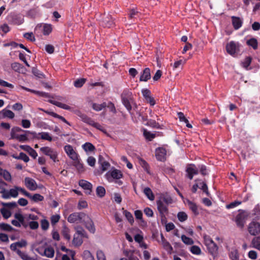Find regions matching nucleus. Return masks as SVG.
<instances>
[{
	"mask_svg": "<svg viewBox=\"0 0 260 260\" xmlns=\"http://www.w3.org/2000/svg\"><path fill=\"white\" fill-rule=\"evenodd\" d=\"M226 50L229 54L235 57L239 52L240 44L235 41H231L226 44Z\"/></svg>",
	"mask_w": 260,
	"mask_h": 260,
	"instance_id": "7ed1b4c3",
	"label": "nucleus"
},
{
	"mask_svg": "<svg viewBox=\"0 0 260 260\" xmlns=\"http://www.w3.org/2000/svg\"><path fill=\"white\" fill-rule=\"evenodd\" d=\"M209 252L212 254L215 253L218 250V246L217 245L213 242L212 244H209L207 246Z\"/></svg>",
	"mask_w": 260,
	"mask_h": 260,
	"instance_id": "49530a36",
	"label": "nucleus"
},
{
	"mask_svg": "<svg viewBox=\"0 0 260 260\" xmlns=\"http://www.w3.org/2000/svg\"><path fill=\"white\" fill-rule=\"evenodd\" d=\"M99 162V163H100L101 169L103 172H104L108 170V169L109 168L110 166V164L108 162L104 160H102V159H100Z\"/></svg>",
	"mask_w": 260,
	"mask_h": 260,
	"instance_id": "a19ab883",
	"label": "nucleus"
},
{
	"mask_svg": "<svg viewBox=\"0 0 260 260\" xmlns=\"http://www.w3.org/2000/svg\"><path fill=\"white\" fill-rule=\"evenodd\" d=\"M31 247L42 256L52 258L54 255L53 248L48 246L46 242H36L32 244Z\"/></svg>",
	"mask_w": 260,
	"mask_h": 260,
	"instance_id": "f257e3e1",
	"label": "nucleus"
},
{
	"mask_svg": "<svg viewBox=\"0 0 260 260\" xmlns=\"http://www.w3.org/2000/svg\"><path fill=\"white\" fill-rule=\"evenodd\" d=\"M27 244V241L24 239H21L20 241L12 243L10 245V248L12 250L17 252V250H19L17 249V247H26Z\"/></svg>",
	"mask_w": 260,
	"mask_h": 260,
	"instance_id": "dca6fc26",
	"label": "nucleus"
},
{
	"mask_svg": "<svg viewBox=\"0 0 260 260\" xmlns=\"http://www.w3.org/2000/svg\"><path fill=\"white\" fill-rule=\"evenodd\" d=\"M14 217L17 219V220L19 221L22 224V225H25V214L23 215L19 213H16L15 214Z\"/></svg>",
	"mask_w": 260,
	"mask_h": 260,
	"instance_id": "c85d7f7f",
	"label": "nucleus"
},
{
	"mask_svg": "<svg viewBox=\"0 0 260 260\" xmlns=\"http://www.w3.org/2000/svg\"><path fill=\"white\" fill-rule=\"evenodd\" d=\"M86 215L83 213H73L68 217V221L70 223H80L82 219H85Z\"/></svg>",
	"mask_w": 260,
	"mask_h": 260,
	"instance_id": "39448f33",
	"label": "nucleus"
},
{
	"mask_svg": "<svg viewBox=\"0 0 260 260\" xmlns=\"http://www.w3.org/2000/svg\"><path fill=\"white\" fill-rule=\"evenodd\" d=\"M1 204L5 207H8L9 208H13L17 206V203L15 202L10 203H4L2 202Z\"/></svg>",
	"mask_w": 260,
	"mask_h": 260,
	"instance_id": "e2e57ef3",
	"label": "nucleus"
},
{
	"mask_svg": "<svg viewBox=\"0 0 260 260\" xmlns=\"http://www.w3.org/2000/svg\"><path fill=\"white\" fill-rule=\"evenodd\" d=\"M123 176L122 172L116 169L112 168L105 175L106 178L109 182H113L115 181V183L118 185H121L122 182L119 180Z\"/></svg>",
	"mask_w": 260,
	"mask_h": 260,
	"instance_id": "f03ea898",
	"label": "nucleus"
},
{
	"mask_svg": "<svg viewBox=\"0 0 260 260\" xmlns=\"http://www.w3.org/2000/svg\"><path fill=\"white\" fill-rule=\"evenodd\" d=\"M182 242L186 245H191L194 243L193 240L184 235H183L181 237Z\"/></svg>",
	"mask_w": 260,
	"mask_h": 260,
	"instance_id": "58836bf2",
	"label": "nucleus"
},
{
	"mask_svg": "<svg viewBox=\"0 0 260 260\" xmlns=\"http://www.w3.org/2000/svg\"><path fill=\"white\" fill-rule=\"evenodd\" d=\"M241 204V202L238 201H235L234 202H233L231 203L230 204L227 205L226 206V208L227 209H232L240 205Z\"/></svg>",
	"mask_w": 260,
	"mask_h": 260,
	"instance_id": "bf43d9fd",
	"label": "nucleus"
},
{
	"mask_svg": "<svg viewBox=\"0 0 260 260\" xmlns=\"http://www.w3.org/2000/svg\"><path fill=\"white\" fill-rule=\"evenodd\" d=\"M167 150L163 147H158L155 149V156L159 161H165L166 159Z\"/></svg>",
	"mask_w": 260,
	"mask_h": 260,
	"instance_id": "9b49d317",
	"label": "nucleus"
},
{
	"mask_svg": "<svg viewBox=\"0 0 260 260\" xmlns=\"http://www.w3.org/2000/svg\"><path fill=\"white\" fill-rule=\"evenodd\" d=\"M107 106V104L106 103H103L101 104H93L92 105L93 109L97 111H100L105 108Z\"/></svg>",
	"mask_w": 260,
	"mask_h": 260,
	"instance_id": "de8ad7c7",
	"label": "nucleus"
},
{
	"mask_svg": "<svg viewBox=\"0 0 260 260\" xmlns=\"http://www.w3.org/2000/svg\"><path fill=\"white\" fill-rule=\"evenodd\" d=\"M0 175L3 176L4 179L8 181L11 180V175L10 173L5 170H3L0 168Z\"/></svg>",
	"mask_w": 260,
	"mask_h": 260,
	"instance_id": "2f4dec72",
	"label": "nucleus"
},
{
	"mask_svg": "<svg viewBox=\"0 0 260 260\" xmlns=\"http://www.w3.org/2000/svg\"><path fill=\"white\" fill-rule=\"evenodd\" d=\"M248 232L251 235H256L260 233V223L252 221L248 225Z\"/></svg>",
	"mask_w": 260,
	"mask_h": 260,
	"instance_id": "0eeeda50",
	"label": "nucleus"
},
{
	"mask_svg": "<svg viewBox=\"0 0 260 260\" xmlns=\"http://www.w3.org/2000/svg\"><path fill=\"white\" fill-rule=\"evenodd\" d=\"M231 18L232 24L235 29H239L242 25L243 20L240 17L236 16H232Z\"/></svg>",
	"mask_w": 260,
	"mask_h": 260,
	"instance_id": "a211bd4d",
	"label": "nucleus"
},
{
	"mask_svg": "<svg viewBox=\"0 0 260 260\" xmlns=\"http://www.w3.org/2000/svg\"><path fill=\"white\" fill-rule=\"evenodd\" d=\"M52 30V26L50 24H46L43 26V34L48 35Z\"/></svg>",
	"mask_w": 260,
	"mask_h": 260,
	"instance_id": "603ef678",
	"label": "nucleus"
},
{
	"mask_svg": "<svg viewBox=\"0 0 260 260\" xmlns=\"http://www.w3.org/2000/svg\"><path fill=\"white\" fill-rule=\"evenodd\" d=\"M150 70L149 68H145L141 75L140 80L141 81H147L148 79H150Z\"/></svg>",
	"mask_w": 260,
	"mask_h": 260,
	"instance_id": "412c9836",
	"label": "nucleus"
},
{
	"mask_svg": "<svg viewBox=\"0 0 260 260\" xmlns=\"http://www.w3.org/2000/svg\"><path fill=\"white\" fill-rule=\"evenodd\" d=\"M95 158L92 156H89L87 159V163L91 167H94L95 164Z\"/></svg>",
	"mask_w": 260,
	"mask_h": 260,
	"instance_id": "774afa93",
	"label": "nucleus"
},
{
	"mask_svg": "<svg viewBox=\"0 0 260 260\" xmlns=\"http://www.w3.org/2000/svg\"><path fill=\"white\" fill-rule=\"evenodd\" d=\"M248 45L252 47L254 49H256L257 48V41L255 38H251L247 41Z\"/></svg>",
	"mask_w": 260,
	"mask_h": 260,
	"instance_id": "37998d69",
	"label": "nucleus"
},
{
	"mask_svg": "<svg viewBox=\"0 0 260 260\" xmlns=\"http://www.w3.org/2000/svg\"><path fill=\"white\" fill-rule=\"evenodd\" d=\"M142 93L146 100L151 96V92L147 89H143L142 90Z\"/></svg>",
	"mask_w": 260,
	"mask_h": 260,
	"instance_id": "0e129e2a",
	"label": "nucleus"
},
{
	"mask_svg": "<svg viewBox=\"0 0 260 260\" xmlns=\"http://www.w3.org/2000/svg\"><path fill=\"white\" fill-rule=\"evenodd\" d=\"M143 135L145 138L149 141H151L155 136V134L151 133L146 129L144 130Z\"/></svg>",
	"mask_w": 260,
	"mask_h": 260,
	"instance_id": "09e8293b",
	"label": "nucleus"
},
{
	"mask_svg": "<svg viewBox=\"0 0 260 260\" xmlns=\"http://www.w3.org/2000/svg\"><path fill=\"white\" fill-rule=\"evenodd\" d=\"M40 151L44 154L49 156L54 162L58 161V152L54 149L49 147H43L40 148Z\"/></svg>",
	"mask_w": 260,
	"mask_h": 260,
	"instance_id": "20e7f679",
	"label": "nucleus"
},
{
	"mask_svg": "<svg viewBox=\"0 0 260 260\" xmlns=\"http://www.w3.org/2000/svg\"><path fill=\"white\" fill-rule=\"evenodd\" d=\"M21 131L22 129L18 127L13 128L11 131V136L12 138H15L20 142H25L27 140V137L26 134L22 135H14V133L15 131Z\"/></svg>",
	"mask_w": 260,
	"mask_h": 260,
	"instance_id": "ddd939ff",
	"label": "nucleus"
},
{
	"mask_svg": "<svg viewBox=\"0 0 260 260\" xmlns=\"http://www.w3.org/2000/svg\"><path fill=\"white\" fill-rule=\"evenodd\" d=\"M51 103L57 106L58 107L63 109L70 110L71 109L69 106L57 101H51Z\"/></svg>",
	"mask_w": 260,
	"mask_h": 260,
	"instance_id": "4c0bfd02",
	"label": "nucleus"
},
{
	"mask_svg": "<svg viewBox=\"0 0 260 260\" xmlns=\"http://www.w3.org/2000/svg\"><path fill=\"white\" fill-rule=\"evenodd\" d=\"M14 113L11 110L6 109H3L0 112V117L1 118H8L12 119L14 117Z\"/></svg>",
	"mask_w": 260,
	"mask_h": 260,
	"instance_id": "aec40b11",
	"label": "nucleus"
},
{
	"mask_svg": "<svg viewBox=\"0 0 260 260\" xmlns=\"http://www.w3.org/2000/svg\"><path fill=\"white\" fill-rule=\"evenodd\" d=\"M85 82V79H80L74 82V86L76 87H81L83 86Z\"/></svg>",
	"mask_w": 260,
	"mask_h": 260,
	"instance_id": "69168bd1",
	"label": "nucleus"
},
{
	"mask_svg": "<svg viewBox=\"0 0 260 260\" xmlns=\"http://www.w3.org/2000/svg\"><path fill=\"white\" fill-rule=\"evenodd\" d=\"M64 150L68 156L73 160H77L79 155L71 145L68 144L64 146Z\"/></svg>",
	"mask_w": 260,
	"mask_h": 260,
	"instance_id": "423d86ee",
	"label": "nucleus"
},
{
	"mask_svg": "<svg viewBox=\"0 0 260 260\" xmlns=\"http://www.w3.org/2000/svg\"><path fill=\"white\" fill-rule=\"evenodd\" d=\"M96 254L98 260H106V255L102 250H98Z\"/></svg>",
	"mask_w": 260,
	"mask_h": 260,
	"instance_id": "5fc2aeb1",
	"label": "nucleus"
},
{
	"mask_svg": "<svg viewBox=\"0 0 260 260\" xmlns=\"http://www.w3.org/2000/svg\"><path fill=\"white\" fill-rule=\"evenodd\" d=\"M178 218L179 220L181 222H183L185 221L187 218V214L183 212H180L178 213L177 215Z\"/></svg>",
	"mask_w": 260,
	"mask_h": 260,
	"instance_id": "6e6d98bb",
	"label": "nucleus"
},
{
	"mask_svg": "<svg viewBox=\"0 0 260 260\" xmlns=\"http://www.w3.org/2000/svg\"><path fill=\"white\" fill-rule=\"evenodd\" d=\"M190 251L192 254L196 255H200L201 253V248L199 246L196 245L190 247Z\"/></svg>",
	"mask_w": 260,
	"mask_h": 260,
	"instance_id": "8fccbe9b",
	"label": "nucleus"
},
{
	"mask_svg": "<svg viewBox=\"0 0 260 260\" xmlns=\"http://www.w3.org/2000/svg\"><path fill=\"white\" fill-rule=\"evenodd\" d=\"M124 213L126 219L129 221V222L131 224H133L134 221L133 215L129 212L127 211H124Z\"/></svg>",
	"mask_w": 260,
	"mask_h": 260,
	"instance_id": "13d9d810",
	"label": "nucleus"
},
{
	"mask_svg": "<svg viewBox=\"0 0 260 260\" xmlns=\"http://www.w3.org/2000/svg\"><path fill=\"white\" fill-rule=\"evenodd\" d=\"M161 241L160 243L163 247L169 253H171L173 250V248L171 244L168 242L164 238V236L161 234Z\"/></svg>",
	"mask_w": 260,
	"mask_h": 260,
	"instance_id": "6ab92c4d",
	"label": "nucleus"
},
{
	"mask_svg": "<svg viewBox=\"0 0 260 260\" xmlns=\"http://www.w3.org/2000/svg\"><path fill=\"white\" fill-rule=\"evenodd\" d=\"M1 213L3 216L6 219H8L11 216V211L10 210L7 209L6 208H2L1 209Z\"/></svg>",
	"mask_w": 260,
	"mask_h": 260,
	"instance_id": "c03bdc74",
	"label": "nucleus"
},
{
	"mask_svg": "<svg viewBox=\"0 0 260 260\" xmlns=\"http://www.w3.org/2000/svg\"><path fill=\"white\" fill-rule=\"evenodd\" d=\"M82 257L84 260H95L93 255L91 254L90 251L87 250L83 251Z\"/></svg>",
	"mask_w": 260,
	"mask_h": 260,
	"instance_id": "7c9ffc66",
	"label": "nucleus"
},
{
	"mask_svg": "<svg viewBox=\"0 0 260 260\" xmlns=\"http://www.w3.org/2000/svg\"><path fill=\"white\" fill-rule=\"evenodd\" d=\"M156 205L159 213L162 216H165L168 213V205L159 200L156 201Z\"/></svg>",
	"mask_w": 260,
	"mask_h": 260,
	"instance_id": "2eb2a0df",
	"label": "nucleus"
},
{
	"mask_svg": "<svg viewBox=\"0 0 260 260\" xmlns=\"http://www.w3.org/2000/svg\"><path fill=\"white\" fill-rule=\"evenodd\" d=\"M28 222L29 228L32 230L37 229L39 227V223L37 221H31Z\"/></svg>",
	"mask_w": 260,
	"mask_h": 260,
	"instance_id": "338daca9",
	"label": "nucleus"
},
{
	"mask_svg": "<svg viewBox=\"0 0 260 260\" xmlns=\"http://www.w3.org/2000/svg\"><path fill=\"white\" fill-rule=\"evenodd\" d=\"M186 176L189 179L191 180L193 176L198 174V168L193 164H189L186 168Z\"/></svg>",
	"mask_w": 260,
	"mask_h": 260,
	"instance_id": "6e6552de",
	"label": "nucleus"
},
{
	"mask_svg": "<svg viewBox=\"0 0 260 260\" xmlns=\"http://www.w3.org/2000/svg\"><path fill=\"white\" fill-rule=\"evenodd\" d=\"M26 222L31 221H36L39 219V217L33 214H25Z\"/></svg>",
	"mask_w": 260,
	"mask_h": 260,
	"instance_id": "a18cd8bd",
	"label": "nucleus"
},
{
	"mask_svg": "<svg viewBox=\"0 0 260 260\" xmlns=\"http://www.w3.org/2000/svg\"><path fill=\"white\" fill-rule=\"evenodd\" d=\"M60 217L58 214L53 215L51 217V223L52 225L55 224L58 222Z\"/></svg>",
	"mask_w": 260,
	"mask_h": 260,
	"instance_id": "680f3d73",
	"label": "nucleus"
},
{
	"mask_svg": "<svg viewBox=\"0 0 260 260\" xmlns=\"http://www.w3.org/2000/svg\"><path fill=\"white\" fill-rule=\"evenodd\" d=\"M96 194L102 198L103 197L106 193L105 189L103 186H98L96 189Z\"/></svg>",
	"mask_w": 260,
	"mask_h": 260,
	"instance_id": "3c124183",
	"label": "nucleus"
},
{
	"mask_svg": "<svg viewBox=\"0 0 260 260\" xmlns=\"http://www.w3.org/2000/svg\"><path fill=\"white\" fill-rule=\"evenodd\" d=\"M23 37L27 40L31 42H34L36 40L35 37L32 32L24 33L23 34Z\"/></svg>",
	"mask_w": 260,
	"mask_h": 260,
	"instance_id": "4d7b16f0",
	"label": "nucleus"
},
{
	"mask_svg": "<svg viewBox=\"0 0 260 260\" xmlns=\"http://www.w3.org/2000/svg\"><path fill=\"white\" fill-rule=\"evenodd\" d=\"M83 242L82 236L78 235H74L73 240V244L76 246H78L82 244Z\"/></svg>",
	"mask_w": 260,
	"mask_h": 260,
	"instance_id": "bb28decb",
	"label": "nucleus"
},
{
	"mask_svg": "<svg viewBox=\"0 0 260 260\" xmlns=\"http://www.w3.org/2000/svg\"><path fill=\"white\" fill-rule=\"evenodd\" d=\"M121 98L123 104L124 105L126 109L129 111L132 109V106L128 100L124 96V93L121 94Z\"/></svg>",
	"mask_w": 260,
	"mask_h": 260,
	"instance_id": "f704fd0d",
	"label": "nucleus"
},
{
	"mask_svg": "<svg viewBox=\"0 0 260 260\" xmlns=\"http://www.w3.org/2000/svg\"><path fill=\"white\" fill-rule=\"evenodd\" d=\"M16 253L23 260H35L34 258L29 256L26 253L21 250H17Z\"/></svg>",
	"mask_w": 260,
	"mask_h": 260,
	"instance_id": "cd10ccee",
	"label": "nucleus"
},
{
	"mask_svg": "<svg viewBox=\"0 0 260 260\" xmlns=\"http://www.w3.org/2000/svg\"><path fill=\"white\" fill-rule=\"evenodd\" d=\"M76 114L77 116H78L81 118V119L84 122L88 124H89V122H90V121L92 119L88 117L87 116H86L85 114L82 113L80 111H77L76 112Z\"/></svg>",
	"mask_w": 260,
	"mask_h": 260,
	"instance_id": "b1692460",
	"label": "nucleus"
},
{
	"mask_svg": "<svg viewBox=\"0 0 260 260\" xmlns=\"http://www.w3.org/2000/svg\"><path fill=\"white\" fill-rule=\"evenodd\" d=\"M79 185L85 190L86 193L90 194L92 185L89 182L85 180H81L79 182Z\"/></svg>",
	"mask_w": 260,
	"mask_h": 260,
	"instance_id": "4468645a",
	"label": "nucleus"
},
{
	"mask_svg": "<svg viewBox=\"0 0 260 260\" xmlns=\"http://www.w3.org/2000/svg\"><path fill=\"white\" fill-rule=\"evenodd\" d=\"M230 257L232 260H238L239 254L237 250L232 249L230 254Z\"/></svg>",
	"mask_w": 260,
	"mask_h": 260,
	"instance_id": "864d4df0",
	"label": "nucleus"
},
{
	"mask_svg": "<svg viewBox=\"0 0 260 260\" xmlns=\"http://www.w3.org/2000/svg\"><path fill=\"white\" fill-rule=\"evenodd\" d=\"M18 195V187L15 186L10 190H7L6 192L3 196V198L8 199L11 198H16Z\"/></svg>",
	"mask_w": 260,
	"mask_h": 260,
	"instance_id": "f8f14e48",
	"label": "nucleus"
},
{
	"mask_svg": "<svg viewBox=\"0 0 260 260\" xmlns=\"http://www.w3.org/2000/svg\"><path fill=\"white\" fill-rule=\"evenodd\" d=\"M247 214L245 211H240L235 218V222L238 226L242 228L245 222Z\"/></svg>",
	"mask_w": 260,
	"mask_h": 260,
	"instance_id": "1a4fd4ad",
	"label": "nucleus"
},
{
	"mask_svg": "<svg viewBox=\"0 0 260 260\" xmlns=\"http://www.w3.org/2000/svg\"><path fill=\"white\" fill-rule=\"evenodd\" d=\"M82 148L86 152H92L95 149L94 146L90 143L86 142L82 145Z\"/></svg>",
	"mask_w": 260,
	"mask_h": 260,
	"instance_id": "c756f323",
	"label": "nucleus"
},
{
	"mask_svg": "<svg viewBox=\"0 0 260 260\" xmlns=\"http://www.w3.org/2000/svg\"><path fill=\"white\" fill-rule=\"evenodd\" d=\"M32 201L35 202H38L40 201H42L44 200V197L40 194L35 193L34 195H31L29 197Z\"/></svg>",
	"mask_w": 260,
	"mask_h": 260,
	"instance_id": "72a5a7b5",
	"label": "nucleus"
},
{
	"mask_svg": "<svg viewBox=\"0 0 260 260\" xmlns=\"http://www.w3.org/2000/svg\"><path fill=\"white\" fill-rule=\"evenodd\" d=\"M0 230L6 232H10L13 230V228L9 224L0 223Z\"/></svg>",
	"mask_w": 260,
	"mask_h": 260,
	"instance_id": "79ce46f5",
	"label": "nucleus"
},
{
	"mask_svg": "<svg viewBox=\"0 0 260 260\" xmlns=\"http://www.w3.org/2000/svg\"><path fill=\"white\" fill-rule=\"evenodd\" d=\"M41 228L43 230H46L48 229L49 223L47 220L44 219L41 221Z\"/></svg>",
	"mask_w": 260,
	"mask_h": 260,
	"instance_id": "052dcab7",
	"label": "nucleus"
},
{
	"mask_svg": "<svg viewBox=\"0 0 260 260\" xmlns=\"http://www.w3.org/2000/svg\"><path fill=\"white\" fill-rule=\"evenodd\" d=\"M62 234L64 238L68 241H70L71 239V236L70 234V230L66 226L63 227L62 230Z\"/></svg>",
	"mask_w": 260,
	"mask_h": 260,
	"instance_id": "ea45409f",
	"label": "nucleus"
},
{
	"mask_svg": "<svg viewBox=\"0 0 260 260\" xmlns=\"http://www.w3.org/2000/svg\"><path fill=\"white\" fill-rule=\"evenodd\" d=\"M74 166L77 169L79 173H83L85 171V168L84 165L80 162L79 158L77 160H74Z\"/></svg>",
	"mask_w": 260,
	"mask_h": 260,
	"instance_id": "393cba45",
	"label": "nucleus"
},
{
	"mask_svg": "<svg viewBox=\"0 0 260 260\" xmlns=\"http://www.w3.org/2000/svg\"><path fill=\"white\" fill-rule=\"evenodd\" d=\"M12 157L17 159H22L25 162H28L29 160V157L25 153L23 152L20 153L18 156L13 155Z\"/></svg>",
	"mask_w": 260,
	"mask_h": 260,
	"instance_id": "e433bc0d",
	"label": "nucleus"
},
{
	"mask_svg": "<svg viewBox=\"0 0 260 260\" xmlns=\"http://www.w3.org/2000/svg\"><path fill=\"white\" fill-rule=\"evenodd\" d=\"M85 221V225L87 229L91 233H94L95 231V229L92 220L86 215L85 219H83Z\"/></svg>",
	"mask_w": 260,
	"mask_h": 260,
	"instance_id": "f3484780",
	"label": "nucleus"
},
{
	"mask_svg": "<svg viewBox=\"0 0 260 260\" xmlns=\"http://www.w3.org/2000/svg\"><path fill=\"white\" fill-rule=\"evenodd\" d=\"M158 200L159 201H161L163 203L166 204L167 205L172 203L173 202L172 198L170 196L167 195H162L160 196Z\"/></svg>",
	"mask_w": 260,
	"mask_h": 260,
	"instance_id": "473e14b6",
	"label": "nucleus"
},
{
	"mask_svg": "<svg viewBox=\"0 0 260 260\" xmlns=\"http://www.w3.org/2000/svg\"><path fill=\"white\" fill-rule=\"evenodd\" d=\"M186 204L188 206L189 208L192 211V212L196 215L199 214V211L197 205L193 202L187 200L186 201Z\"/></svg>",
	"mask_w": 260,
	"mask_h": 260,
	"instance_id": "5701e85b",
	"label": "nucleus"
},
{
	"mask_svg": "<svg viewBox=\"0 0 260 260\" xmlns=\"http://www.w3.org/2000/svg\"><path fill=\"white\" fill-rule=\"evenodd\" d=\"M89 125L97 128L98 129H99L104 133H106V131L105 128L103 126H102L100 123L95 122L92 119H91V120L89 122Z\"/></svg>",
	"mask_w": 260,
	"mask_h": 260,
	"instance_id": "a878e982",
	"label": "nucleus"
},
{
	"mask_svg": "<svg viewBox=\"0 0 260 260\" xmlns=\"http://www.w3.org/2000/svg\"><path fill=\"white\" fill-rule=\"evenodd\" d=\"M143 192L149 200L153 201L154 200V195L152 190L149 187H145L143 189Z\"/></svg>",
	"mask_w": 260,
	"mask_h": 260,
	"instance_id": "4be33fe9",
	"label": "nucleus"
},
{
	"mask_svg": "<svg viewBox=\"0 0 260 260\" xmlns=\"http://www.w3.org/2000/svg\"><path fill=\"white\" fill-rule=\"evenodd\" d=\"M24 184L29 190L31 191L36 190L38 188L36 181L30 177L25 178Z\"/></svg>",
	"mask_w": 260,
	"mask_h": 260,
	"instance_id": "9d476101",
	"label": "nucleus"
},
{
	"mask_svg": "<svg viewBox=\"0 0 260 260\" xmlns=\"http://www.w3.org/2000/svg\"><path fill=\"white\" fill-rule=\"evenodd\" d=\"M38 135L40 137L45 140H47L48 141H51L52 140V138L51 136L47 132H41L38 134Z\"/></svg>",
	"mask_w": 260,
	"mask_h": 260,
	"instance_id": "c9c22d12",
	"label": "nucleus"
}]
</instances>
